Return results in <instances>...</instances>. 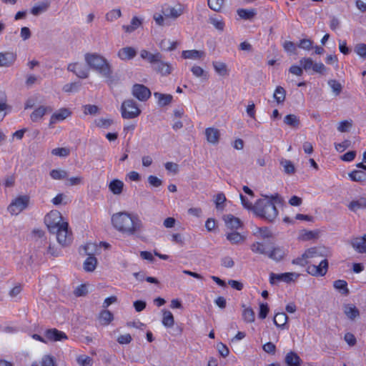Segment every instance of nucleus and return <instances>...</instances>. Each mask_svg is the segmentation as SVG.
Wrapping results in <instances>:
<instances>
[{
    "label": "nucleus",
    "instance_id": "4be33fe9",
    "mask_svg": "<svg viewBox=\"0 0 366 366\" xmlns=\"http://www.w3.org/2000/svg\"><path fill=\"white\" fill-rule=\"evenodd\" d=\"M205 136L207 141L212 144H217L219 142L220 132L218 129L208 127L205 129Z\"/></svg>",
    "mask_w": 366,
    "mask_h": 366
},
{
    "label": "nucleus",
    "instance_id": "bf43d9fd",
    "mask_svg": "<svg viewBox=\"0 0 366 366\" xmlns=\"http://www.w3.org/2000/svg\"><path fill=\"white\" fill-rule=\"evenodd\" d=\"M80 84L78 82H71L65 84L62 90L66 93H71L77 91Z\"/></svg>",
    "mask_w": 366,
    "mask_h": 366
},
{
    "label": "nucleus",
    "instance_id": "c85d7f7f",
    "mask_svg": "<svg viewBox=\"0 0 366 366\" xmlns=\"http://www.w3.org/2000/svg\"><path fill=\"white\" fill-rule=\"evenodd\" d=\"M50 6V1L49 0H44L38 4H36L31 9V13L34 15L37 16L41 13L45 12L48 8Z\"/></svg>",
    "mask_w": 366,
    "mask_h": 366
},
{
    "label": "nucleus",
    "instance_id": "2f4dec72",
    "mask_svg": "<svg viewBox=\"0 0 366 366\" xmlns=\"http://www.w3.org/2000/svg\"><path fill=\"white\" fill-rule=\"evenodd\" d=\"M123 188L124 182L117 179H113L109 184V189L114 194H120Z\"/></svg>",
    "mask_w": 366,
    "mask_h": 366
},
{
    "label": "nucleus",
    "instance_id": "6e6552de",
    "mask_svg": "<svg viewBox=\"0 0 366 366\" xmlns=\"http://www.w3.org/2000/svg\"><path fill=\"white\" fill-rule=\"evenodd\" d=\"M64 222L66 221L64 220L61 212L57 210H51L44 217V223L50 233H54Z\"/></svg>",
    "mask_w": 366,
    "mask_h": 366
},
{
    "label": "nucleus",
    "instance_id": "0e129e2a",
    "mask_svg": "<svg viewBox=\"0 0 366 366\" xmlns=\"http://www.w3.org/2000/svg\"><path fill=\"white\" fill-rule=\"evenodd\" d=\"M98 111L99 108L96 105L86 104L84 106V113L85 114H95Z\"/></svg>",
    "mask_w": 366,
    "mask_h": 366
},
{
    "label": "nucleus",
    "instance_id": "864d4df0",
    "mask_svg": "<svg viewBox=\"0 0 366 366\" xmlns=\"http://www.w3.org/2000/svg\"><path fill=\"white\" fill-rule=\"evenodd\" d=\"M355 52L361 58L366 59V44L360 43L355 45Z\"/></svg>",
    "mask_w": 366,
    "mask_h": 366
},
{
    "label": "nucleus",
    "instance_id": "e433bc0d",
    "mask_svg": "<svg viewBox=\"0 0 366 366\" xmlns=\"http://www.w3.org/2000/svg\"><path fill=\"white\" fill-rule=\"evenodd\" d=\"M273 97L277 104L284 103L286 97L285 89L281 86H277L274 90Z\"/></svg>",
    "mask_w": 366,
    "mask_h": 366
},
{
    "label": "nucleus",
    "instance_id": "f704fd0d",
    "mask_svg": "<svg viewBox=\"0 0 366 366\" xmlns=\"http://www.w3.org/2000/svg\"><path fill=\"white\" fill-rule=\"evenodd\" d=\"M267 254L270 259L275 261H280L284 257L285 252L282 248L280 247H274L272 250L267 252Z\"/></svg>",
    "mask_w": 366,
    "mask_h": 366
},
{
    "label": "nucleus",
    "instance_id": "052dcab7",
    "mask_svg": "<svg viewBox=\"0 0 366 366\" xmlns=\"http://www.w3.org/2000/svg\"><path fill=\"white\" fill-rule=\"evenodd\" d=\"M269 307L267 303H261L259 305V317L260 319H265L269 312Z\"/></svg>",
    "mask_w": 366,
    "mask_h": 366
},
{
    "label": "nucleus",
    "instance_id": "72a5a7b5",
    "mask_svg": "<svg viewBox=\"0 0 366 366\" xmlns=\"http://www.w3.org/2000/svg\"><path fill=\"white\" fill-rule=\"evenodd\" d=\"M99 320L102 325H108L114 320V315L110 311L104 310L99 312Z\"/></svg>",
    "mask_w": 366,
    "mask_h": 366
},
{
    "label": "nucleus",
    "instance_id": "dca6fc26",
    "mask_svg": "<svg viewBox=\"0 0 366 366\" xmlns=\"http://www.w3.org/2000/svg\"><path fill=\"white\" fill-rule=\"evenodd\" d=\"M17 55L14 51L0 52V67H11L16 61Z\"/></svg>",
    "mask_w": 366,
    "mask_h": 366
},
{
    "label": "nucleus",
    "instance_id": "39448f33",
    "mask_svg": "<svg viewBox=\"0 0 366 366\" xmlns=\"http://www.w3.org/2000/svg\"><path fill=\"white\" fill-rule=\"evenodd\" d=\"M85 60L87 64L92 69L104 76H109L112 73L111 66L105 58L97 54H86Z\"/></svg>",
    "mask_w": 366,
    "mask_h": 366
},
{
    "label": "nucleus",
    "instance_id": "5701e85b",
    "mask_svg": "<svg viewBox=\"0 0 366 366\" xmlns=\"http://www.w3.org/2000/svg\"><path fill=\"white\" fill-rule=\"evenodd\" d=\"M350 210L356 212L360 209H366V197H359L352 200L347 205Z\"/></svg>",
    "mask_w": 366,
    "mask_h": 366
},
{
    "label": "nucleus",
    "instance_id": "b1692460",
    "mask_svg": "<svg viewBox=\"0 0 366 366\" xmlns=\"http://www.w3.org/2000/svg\"><path fill=\"white\" fill-rule=\"evenodd\" d=\"M205 53L202 50H184L182 52V57L184 59H194L198 60L204 57Z\"/></svg>",
    "mask_w": 366,
    "mask_h": 366
},
{
    "label": "nucleus",
    "instance_id": "9b49d317",
    "mask_svg": "<svg viewBox=\"0 0 366 366\" xmlns=\"http://www.w3.org/2000/svg\"><path fill=\"white\" fill-rule=\"evenodd\" d=\"M91 246H93V244L86 243V244L81 246L80 248V252H81V250H83L84 254L89 255L88 257L85 259L83 264L84 269L86 272L94 271L97 265V258L93 254H90L89 253V249Z\"/></svg>",
    "mask_w": 366,
    "mask_h": 366
},
{
    "label": "nucleus",
    "instance_id": "c9c22d12",
    "mask_svg": "<svg viewBox=\"0 0 366 366\" xmlns=\"http://www.w3.org/2000/svg\"><path fill=\"white\" fill-rule=\"evenodd\" d=\"M162 323L166 327H172L174 325V319L170 311L163 310Z\"/></svg>",
    "mask_w": 366,
    "mask_h": 366
},
{
    "label": "nucleus",
    "instance_id": "412c9836",
    "mask_svg": "<svg viewBox=\"0 0 366 366\" xmlns=\"http://www.w3.org/2000/svg\"><path fill=\"white\" fill-rule=\"evenodd\" d=\"M352 247L359 253H366V234L351 240Z\"/></svg>",
    "mask_w": 366,
    "mask_h": 366
},
{
    "label": "nucleus",
    "instance_id": "4468645a",
    "mask_svg": "<svg viewBox=\"0 0 366 366\" xmlns=\"http://www.w3.org/2000/svg\"><path fill=\"white\" fill-rule=\"evenodd\" d=\"M45 338L48 342H58L68 339L64 332L60 331L56 328L46 330L44 332Z\"/></svg>",
    "mask_w": 366,
    "mask_h": 366
},
{
    "label": "nucleus",
    "instance_id": "20e7f679",
    "mask_svg": "<svg viewBox=\"0 0 366 366\" xmlns=\"http://www.w3.org/2000/svg\"><path fill=\"white\" fill-rule=\"evenodd\" d=\"M254 212L257 216L269 222H272L278 215L277 209L272 199H262L254 204Z\"/></svg>",
    "mask_w": 366,
    "mask_h": 366
},
{
    "label": "nucleus",
    "instance_id": "e2e57ef3",
    "mask_svg": "<svg viewBox=\"0 0 366 366\" xmlns=\"http://www.w3.org/2000/svg\"><path fill=\"white\" fill-rule=\"evenodd\" d=\"M239 197L241 199V202L245 209H247L249 210L252 209L254 211V205L252 204V202L250 199H247L246 197H244L242 194H239Z\"/></svg>",
    "mask_w": 366,
    "mask_h": 366
},
{
    "label": "nucleus",
    "instance_id": "f03ea898",
    "mask_svg": "<svg viewBox=\"0 0 366 366\" xmlns=\"http://www.w3.org/2000/svg\"><path fill=\"white\" fill-rule=\"evenodd\" d=\"M140 57L149 63L153 70L162 76L170 75L174 70L173 65L170 62L162 60L163 55L159 51L151 53L146 49H142Z\"/></svg>",
    "mask_w": 366,
    "mask_h": 366
},
{
    "label": "nucleus",
    "instance_id": "423d86ee",
    "mask_svg": "<svg viewBox=\"0 0 366 366\" xmlns=\"http://www.w3.org/2000/svg\"><path fill=\"white\" fill-rule=\"evenodd\" d=\"M122 117L126 119H134L139 116L141 109L133 99L124 100L120 109Z\"/></svg>",
    "mask_w": 366,
    "mask_h": 366
},
{
    "label": "nucleus",
    "instance_id": "bb28decb",
    "mask_svg": "<svg viewBox=\"0 0 366 366\" xmlns=\"http://www.w3.org/2000/svg\"><path fill=\"white\" fill-rule=\"evenodd\" d=\"M242 319L246 323H252L255 320L254 312L250 307H246L245 305H242Z\"/></svg>",
    "mask_w": 366,
    "mask_h": 366
},
{
    "label": "nucleus",
    "instance_id": "69168bd1",
    "mask_svg": "<svg viewBox=\"0 0 366 366\" xmlns=\"http://www.w3.org/2000/svg\"><path fill=\"white\" fill-rule=\"evenodd\" d=\"M217 347L219 355L222 357H226L227 356H228V355L229 353V350L226 345H224L222 342H219L217 344Z\"/></svg>",
    "mask_w": 366,
    "mask_h": 366
},
{
    "label": "nucleus",
    "instance_id": "f8f14e48",
    "mask_svg": "<svg viewBox=\"0 0 366 366\" xmlns=\"http://www.w3.org/2000/svg\"><path fill=\"white\" fill-rule=\"evenodd\" d=\"M328 270V261L326 258L320 261L318 265L310 264L307 267V272L315 277H323Z\"/></svg>",
    "mask_w": 366,
    "mask_h": 366
},
{
    "label": "nucleus",
    "instance_id": "a878e982",
    "mask_svg": "<svg viewBox=\"0 0 366 366\" xmlns=\"http://www.w3.org/2000/svg\"><path fill=\"white\" fill-rule=\"evenodd\" d=\"M285 362L288 366H301L302 360L297 353L290 351L285 356Z\"/></svg>",
    "mask_w": 366,
    "mask_h": 366
},
{
    "label": "nucleus",
    "instance_id": "a18cd8bd",
    "mask_svg": "<svg viewBox=\"0 0 366 366\" xmlns=\"http://www.w3.org/2000/svg\"><path fill=\"white\" fill-rule=\"evenodd\" d=\"M50 176L53 179L61 180L66 178L67 172L63 169H52Z\"/></svg>",
    "mask_w": 366,
    "mask_h": 366
},
{
    "label": "nucleus",
    "instance_id": "2eb2a0df",
    "mask_svg": "<svg viewBox=\"0 0 366 366\" xmlns=\"http://www.w3.org/2000/svg\"><path fill=\"white\" fill-rule=\"evenodd\" d=\"M71 115V112L66 108H61L56 111L50 117L49 126L50 128L57 122H62Z\"/></svg>",
    "mask_w": 366,
    "mask_h": 366
},
{
    "label": "nucleus",
    "instance_id": "ea45409f",
    "mask_svg": "<svg viewBox=\"0 0 366 366\" xmlns=\"http://www.w3.org/2000/svg\"><path fill=\"white\" fill-rule=\"evenodd\" d=\"M226 237L232 244H237L244 239V236L236 231L227 234Z\"/></svg>",
    "mask_w": 366,
    "mask_h": 366
},
{
    "label": "nucleus",
    "instance_id": "680f3d73",
    "mask_svg": "<svg viewBox=\"0 0 366 366\" xmlns=\"http://www.w3.org/2000/svg\"><path fill=\"white\" fill-rule=\"evenodd\" d=\"M351 144V142L350 140L345 139L341 143H335V147L337 151L340 152H342L347 148H348Z\"/></svg>",
    "mask_w": 366,
    "mask_h": 366
},
{
    "label": "nucleus",
    "instance_id": "79ce46f5",
    "mask_svg": "<svg viewBox=\"0 0 366 366\" xmlns=\"http://www.w3.org/2000/svg\"><path fill=\"white\" fill-rule=\"evenodd\" d=\"M345 313L350 320H355L360 315L358 309L352 305H348L345 307Z\"/></svg>",
    "mask_w": 366,
    "mask_h": 366
},
{
    "label": "nucleus",
    "instance_id": "338daca9",
    "mask_svg": "<svg viewBox=\"0 0 366 366\" xmlns=\"http://www.w3.org/2000/svg\"><path fill=\"white\" fill-rule=\"evenodd\" d=\"M225 201H226V197H225V195L223 193L217 194L216 197H215V199H214V203L216 204V207L217 209H219L220 207L222 208L223 207V204H224Z\"/></svg>",
    "mask_w": 366,
    "mask_h": 366
},
{
    "label": "nucleus",
    "instance_id": "13d9d810",
    "mask_svg": "<svg viewBox=\"0 0 366 366\" xmlns=\"http://www.w3.org/2000/svg\"><path fill=\"white\" fill-rule=\"evenodd\" d=\"M41 366H56L54 359L51 355H45L43 357L41 362ZM32 366H38L36 364L32 365Z\"/></svg>",
    "mask_w": 366,
    "mask_h": 366
},
{
    "label": "nucleus",
    "instance_id": "4c0bfd02",
    "mask_svg": "<svg viewBox=\"0 0 366 366\" xmlns=\"http://www.w3.org/2000/svg\"><path fill=\"white\" fill-rule=\"evenodd\" d=\"M288 317L285 312H278L274 317V323L279 328H283V327L287 322Z\"/></svg>",
    "mask_w": 366,
    "mask_h": 366
},
{
    "label": "nucleus",
    "instance_id": "cd10ccee",
    "mask_svg": "<svg viewBox=\"0 0 366 366\" xmlns=\"http://www.w3.org/2000/svg\"><path fill=\"white\" fill-rule=\"evenodd\" d=\"M47 111H51V109L44 106L39 107L31 114V121L34 122L39 121L45 115Z\"/></svg>",
    "mask_w": 366,
    "mask_h": 366
},
{
    "label": "nucleus",
    "instance_id": "f257e3e1",
    "mask_svg": "<svg viewBox=\"0 0 366 366\" xmlns=\"http://www.w3.org/2000/svg\"><path fill=\"white\" fill-rule=\"evenodd\" d=\"M112 223L115 229L127 235H136L142 232V222L137 214L120 212L112 216Z\"/></svg>",
    "mask_w": 366,
    "mask_h": 366
},
{
    "label": "nucleus",
    "instance_id": "a19ab883",
    "mask_svg": "<svg viewBox=\"0 0 366 366\" xmlns=\"http://www.w3.org/2000/svg\"><path fill=\"white\" fill-rule=\"evenodd\" d=\"M284 123L293 128H297L300 125V119L295 114H287L284 118Z\"/></svg>",
    "mask_w": 366,
    "mask_h": 366
},
{
    "label": "nucleus",
    "instance_id": "0eeeda50",
    "mask_svg": "<svg viewBox=\"0 0 366 366\" xmlns=\"http://www.w3.org/2000/svg\"><path fill=\"white\" fill-rule=\"evenodd\" d=\"M30 197L29 195H19L12 199L7 207V210L11 215H18L28 207Z\"/></svg>",
    "mask_w": 366,
    "mask_h": 366
},
{
    "label": "nucleus",
    "instance_id": "09e8293b",
    "mask_svg": "<svg viewBox=\"0 0 366 366\" xmlns=\"http://www.w3.org/2000/svg\"><path fill=\"white\" fill-rule=\"evenodd\" d=\"M77 363L81 366H92L93 360L86 355H79L76 357Z\"/></svg>",
    "mask_w": 366,
    "mask_h": 366
},
{
    "label": "nucleus",
    "instance_id": "4d7b16f0",
    "mask_svg": "<svg viewBox=\"0 0 366 366\" xmlns=\"http://www.w3.org/2000/svg\"><path fill=\"white\" fill-rule=\"evenodd\" d=\"M281 164L284 167V171L289 174H294L295 168L292 162L290 160H284L281 162Z\"/></svg>",
    "mask_w": 366,
    "mask_h": 366
},
{
    "label": "nucleus",
    "instance_id": "c03bdc74",
    "mask_svg": "<svg viewBox=\"0 0 366 366\" xmlns=\"http://www.w3.org/2000/svg\"><path fill=\"white\" fill-rule=\"evenodd\" d=\"M250 248L254 253L261 254H267L265 245L262 242H256L251 245Z\"/></svg>",
    "mask_w": 366,
    "mask_h": 366
},
{
    "label": "nucleus",
    "instance_id": "6ab92c4d",
    "mask_svg": "<svg viewBox=\"0 0 366 366\" xmlns=\"http://www.w3.org/2000/svg\"><path fill=\"white\" fill-rule=\"evenodd\" d=\"M223 219L227 228L232 231H237L243 226L242 221L231 214L224 215Z\"/></svg>",
    "mask_w": 366,
    "mask_h": 366
},
{
    "label": "nucleus",
    "instance_id": "3c124183",
    "mask_svg": "<svg viewBox=\"0 0 366 366\" xmlns=\"http://www.w3.org/2000/svg\"><path fill=\"white\" fill-rule=\"evenodd\" d=\"M297 46L300 49L310 51L313 48V41L310 39H302L300 40Z\"/></svg>",
    "mask_w": 366,
    "mask_h": 366
},
{
    "label": "nucleus",
    "instance_id": "8fccbe9b",
    "mask_svg": "<svg viewBox=\"0 0 366 366\" xmlns=\"http://www.w3.org/2000/svg\"><path fill=\"white\" fill-rule=\"evenodd\" d=\"M224 0H208L209 7L215 11H219L223 7Z\"/></svg>",
    "mask_w": 366,
    "mask_h": 366
},
{
    "label": "nucleus",
    "instance_id": "de8ad7c7",
    "mask_svg": "<svg viewBox=\"0 0 366 366\" xmlns=\"http://www.w3.org/2000/svg\"><path fill=\"white\" fill-rule=\"evenodd\" d=\"M209 22L219 31H223L224 22L222 17H210Z\"/></svg>",
    "mask_w": 366,
    "mask_h": 366
},
{
    "label": "nucleus",
    "instance_id": "9d476101",
    "mask_svg": "<svg viewBox=\"0 0 366 366\" xmlns=\"http://www.w3.org/2000/svg\"><path fill=\"white\" fill-rule=\"evenodd\" d=\"M59 244L63 247L68 246L72 242V232L69 229L68 222H64L61 227H59L54 232Z\"/></svg>",
    "mask_w": 366,
    "mask_h": 366
},
{
    "label": "nucleus",
    "instance_id": "aec40b11",
    "mask_svg": "<svg viewBox=\"0 0 366 366\" xmlns=\"http://www.w3.org/2000/svg\"><path fill=\"white\" fill-rule=\"evenodd\" d=\"M137 55V51L132 46H125L120 49L117 52V56L123 61L131 60Z\"/></svg>",
    "mask_w": 366,
    "mask_h": 366
},
{
    "label": "nucleus",
    "instance_id": "c756f323",
    "mask_svg": "<svg viewBox=\"0 0 366 366\" xmlns=\"http://www.w3.org/2000/svg\"><path fill=\"white\" fill-rule=\"evenodd\" d=\"M142 24V20L137 16H134L129 25H123L122 29L126 33H132Z\"/></svg>",
    "mask_w": 366,
    "mask_h": 366
},
{
    "label": "nucleus",
    "instance_id": "f3484780",
    "mask_svg": "<svg viewBox=\"0 0 366 366\" xmlns=\"http://www.w3.org/2000/svg\"><path fill=\"white\" fill-rule=\"evenodd\" d=\"M300 277V274L295 272H285L282 274L271 273L270 274V282L274 284V280L278 281H282L287 283L295 282Z\"/></svg>",
    "mask_w": 366,
    "mask_h": 366
},
{
    "label": "nucleus",
    "instance_id": "7c9ffc66",
    "mask_svg": "<svg viewBox=\"0 0 366 366\" xmlns=\"http://www.w3.org/2000/svg\"><path fill=\"white\" fill-rule=\"evenodd\" d=\"M213 68L215 72L222 76H225L229 75V70L227 69V64L222 61H213L212 62Z\"/></svg>",
    "mask_w": 366,
    "mask_h": 366
},
{
    "label": "nucleus",
    "instance_id": "7ed1b4c3",
    "mask_svg": "<svg viewBox=\"0 0 366 366\" xmlns=\"http://www.w3.org/2000/svg\"><path fill=\"white\" fill-rule=\"evenodd\" d=\"M186 8V5L181 3L174 5L165 4L162 6V14L155 13L153 19L157 25L163 26L167 25L168 19L176 20L180 17L185 12Z\"/></svg>",
    "mask_w": 366,
    "mask_h": 366
},
{
    "label": "nucleus",
    "instance_id": "a211bd4d",
    "mask_svg": "<svg viewBox=\"0 0 366 366\" xmlns=\"http://www.w3.org/2000/svg\"><path fill=\"white\" fill-rule=\"evenodd\" d=\"M67 69L74 74H75L78 77L84 79L89 76V69L88 68L79 63H72L68 65Z\"/></svg>",
    "mask_w": 366,
    "mask_h": 366
},
{
    "label": "nucleus",
    "instance_id": "37998d69",
    "mask_svg": "<svg viewBox=\"0 0 366 366\" xmlns=\"http://www.w3.org/2000/svg\"><path fill=\"white\" fill-rule=\"evenodd\" d=\"M237 14L239 15V16L241 19L247 20V19H252L255 16L256 12H255V10L253 9H239L237 10Z\"/></svg>",
    "mask_w": 366,
    "mask_h": 366
},
{
    "label": "nucleus",
    "instance_id": "5fc2aeb1",
    "mask_svg": "<svg viewBox=\"0 0 366 366\" xmlns=\"http://www.w3.org/2000/svg\"><path fill=\"white\" fill-rule=\"evenodd\" d=\"M300 63L302 66V69L305 71H308L312 69L314 63L311 58L310 57H303L300 60Z\"/></svg>",
    "mask_w": 366,
    "mask_h": 366
},
{
    "label": "nucleus",
    "instance_id": "6e6d98bb",
    "mask_svg": "<svg viewBox=\"0 0 366 366\" xmlns=\"http://www.w3.org/2000/svg\"><path fill=\"white\" fill-rule=\"evenodd\" d=\"M122 15L121 10L119 9H112L106 14V19L109 21H113Z\"/></svg>",
    "mask_w": 366,
    "mask_h": 366
},
{
    "label": "nucleus",
    "instance_id": "393cba45",
    "mask_svg": "<svg viewBox=\"0 0 366 366\" xmlns=\"http://www.w3.org/2000/svg\"><path fill=\"white\" fill-rule=\"evenodd\" d=\"M154 96L157 100L158 105L160 107H165L170 104L173 99V97L168 94L154 92Z\"/></svg>",
    "mask_w": 366,
    "mask_h": 366
},
{
    "label": "nucleus",
    "instance_id": "774afa93",
    "mask_svg": "<svg viewBox=\"0 0 366 366\" xmlns=\"http://www.w3.org/2000/svg\"><path fill=\"white\" fill-rule=\"evenodd\" d=\"M191 71L192 72V74L196 77L206 76L204 70L199 66H193L191 69Z\"/></svg>",
    "mask_w": 366,
    "mask_h": 366
},
{
    "label": "nucleus",
    "instance_id": "473e14b6",
    "mask_svg": "<svg viewBox=\"0 0 366 366\" xmlns=\"http://www.w3.org/2000/svg\"><path fill=\"white\" fill-rule=\"evenodd\" d=\"M350 179L353 182L364 183L366 182V172L361 170H353L349 173Z\"/></svg>",
    "mask_w": 366,
    "mask_h": 366
},
{
    "label": "nucleus",
    "instance_id": "1a4fd4ad",
    "mask_svg": "<svg viewBox=\"0 0 366 366\" xmlns=\"http://www.w3.org/2000/svg\"><path fill=\"white\" fill-rule=\"evenodd\" d=\"M322 254L316 247H311L305 251L300 256L292 260L293 264L305 266L312 262L314 259L322 257Z\"/></svg>",
    "mask_w": 366,
    "mask_h": 366
},
{
    "label": "nucleus",
    "instance_id": "58836bf2",
    "mask_svg": "<svg viewBox=\"0 0 366 366\" xmlns=\"http://www.w3.org/2000/svg\"><path fill=\"white\" fill-rule=\"evenodd\" d=\"M333 287L337 290L340 291L342 295H347L349 290L347 287V282L343 280H337L333 282Z\"/></svg>",
    "mask_w": 366,
    "mask_h": 366
},
{
    "label": "nucleus",
    "instance_id": "49530a36",
    "mask_svg": "<svg viewBox=\"0 0 366 366\" xmlns=\"http://www.w3.org/2000/svg\"><path fill=\"white\" fill-rule=\"evenodd\" d=\"M52 155L66 157L69 155L70 149L66 147H58L53 149L51 152Z\"/></svg>",
    "mask_w": 366,
    "mask_h": 366
},
{
    "label": "nucleus",
    "instance_id": "ddd939ff",
    "mask_svg": "<svg viewBox=\"0 0 366 366\" xmlns=\"http://www.w3.org/2000/svg\"><path fill=\"white\" fill-rule=\"evenodd\" d=\"M132 94L138 100L145 102L151 97V92L146 86L135 84L132 87Z\"/></svg>",
    "mask_w": 366,
    "mask_h": 366
},
{
    "label": "nucleus",
    "instance_id": "603ef678",
    "mask_svg": "<svg viewBox=\"0 0 366 366\" xmlns=\"http://www.w3.org/2000/svg\"><path fill=\"white\" fill-rule=\"evenodd\" d=\"M328 84L335 95H339L341 93L342 86L339 81L335 79H330L328 81Z\"/></svg>",
    "mask_w": 366,
    "mask_h": 366
}]
</instances>
